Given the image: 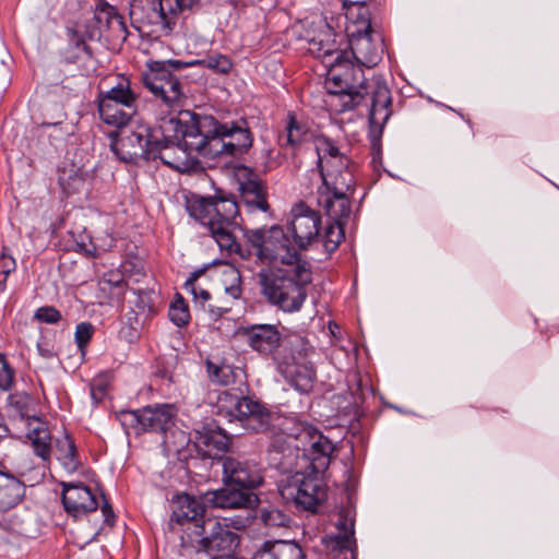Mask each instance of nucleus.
<instances>
[{
  "instance_id": "nucleus-52",
  "label": "nucleus",
  "mask_w": 559,
  "mask_h": 559,
  "mask_svg": "<svg viewBox=\"0 0 559 559\" xmlns=\"http://www.w3.org/2000/svg\"><path fill=\"white\" fill-rule=\"evenodd\" d=\"M37 349L39 355L45 359H51L57 356L53 348L48 343H38Z\"/></svg>"
},
{
  "instance_id": "nucleus-12",
  "label": "nucleus",
  "mask_w": 559,
  "mask_h": 559,
  "mask_svg": "<svg viewBox=\"0 0 559 559\" xmlns=\"http://www.w3.org/2000/svg\"><path fill=\"white\" fill-rule=\"evenodd\" d=\"M320 474L310 471L308 475L297 473L281 487L283 499L292 501L297 508L309 512H317L328 498V489Z\"/></svg>"
},
{
  "instance_id": "nucleus-43",
  "label": "nucleus",
  "mask_w": 559,
  "mask_h": 559,
  "mask_svg": "<svg viewBox=\"0 0 559 559\" xmlns=\"http://www.w3.org/2000/svg\"><path fill=\"white\" fill-rule=\"evenodd\" d=\"M198 63L224 74L228 73L233 67L230 59L221 53L207 56L206 58L199 60Z\"/></svg>"
},
{
  "instance_id": "nucleus-8",
  "label": "nucleus",
  "mask_w": 559,
  "mask_h": 559,
  "mask_svg": "<svg viewBox=\"0 0 559 559\" xmlns=\"http://www.w3.org/2000/svg\"><path fill=\"white\" fill-rule=\"evenodd\" d=\"M245 236L254 249L257 259L262 264L269 266L280 264V267H285L295 265L300 261H307L292 246L288 234L280 225H273L269 228L247 229Z\"/></svg>"
},
{
  "instance_id": "nucleus-25",
  "label": "nucleus",
  "mask_w": 559,
  "mask_h": 559,
  "mask_svg": "<svg viewBox=\"0 0 559 559\" xmlns=\"http://www.w3.org/2000/svg\"><path fill=\"white\" fill-rule=\"evenodd\" d=\"M240 426L250 432H264L270 428L272 414L259 401L241 396L237 411L233 415Z\"/></svg>"
},
{
  "instance_id": "nucleus-4",
  "label": "nucleus",
  "mask_w": 559,
  "mask_h": 559,
  "mask_svg": "<svg viewBox=\"0 0 559 559\" xmlns=\"http://www.w3.org/2000/svg\"><path fill=\"white\" fill-rule=\"evenodd\" d=\"M189 215L207 227L211 236L222 250L237 254L242 259L250 255L249 249L236 240L235 227L240 225L239 205L233 197H197L187 203Z\"/></svg>"
},
{
  "instance_id": "nucleus-2",
  "label": "nucleus",
  "mask_w": 559,
  "mask_h": 559,
  "mask_svg": "<svg viewBox=\"0 0 559 559\" xmlns=\"http://www.w3.org/2000/svg\"><path fill=\"white\" fill-rule=\"evenodd\" d=\"M181 145L191 155L205 159L239 157L253 144V134L246 119L219 122L213 116L180 110Z\"/></svg>"
},
{
  "instance_id": "nucleus-46",
  "label": "nucleus",
  "mask_w": 559,
  "mask_h": 559,
  "mask_svg": "<svg viewBox=\"0 0 559 559\" xmlns=\"http://www.w3.org/2000/svg\"><path fill=\"white\" fill-rule=\"evenodd\" d=\"M14 382V370L4 355L0 354V392L9 391Z\"/></svg>"
},
{
  "instance_id": "nucleus-6",
  "label": "nucleus",
  "mask_w": 559,
  "mask_h": 559,
  "mask_svg": "<svg viewBox=\"0 0 559 559\" xmlns=\"http://www.w3.org/2000/svg\"><path fill=\"white\" fill-rule=\"evenodd\" d=\"M201 530L191 536H182L181 555L192 558L204 555L207 559H231L240 545V536L233 528L240 530V521L211 516L202 522Z\"/></svg>"
},
{
  "instance_id": "nucleus-36",
  "label": "nucleus",
  "mask_w": 559,
  "mask_h": 559,
  "mask_svg": "<svg viewBox=\"0 0 559 559\" xmlns=\"http://www.w3.org/2000/svg\"><path fill=\"white\" fill-rule=\"evenodd\" d=\"M58 180L67 195L79 192L85 183L82 173L74 165L70 168L60 169Z\"/></svg>"
},
{
  "instance_id": "nucleus-50",
  "label": "nucleus",
  "mask_w": 559,
  "mask_h": 559,
  "mask_svg": "<svg viewBox=\"0 0 559 559\" xmlns=\"http://www.w3.org/2000/svg\"><path fill=\"white\" fill-rule=\"evenodd\" d=\"M367 2L368 0H344L343 4L347 9V16L349 19H354L355 10L357 11L356 16L361 15L365 12V10L368 11Z\"/></svg>"
},
{
  "instance_id": "nucleus-23",
  "label": "nucleus",
  "mask_w": 559,
  "mask_h": 559,
  "mask_svg": "<svg viewBox=\"0 0 559 559\" xmlns=\"http://www.w3.org/2000/svg\"><path fill=\"white\" fill-rule=\"evenodd\" d=\"M193 432L197 447L209 457L218 456L231 444V437L213 419L194 423Z\"/></svg>"
},
{
  "instance_id": "nucleus-3",
  "label": "nucleus",
  "mask_w": 559,
  "mask_h": 559,
  "mask_svg": "<svg viewBox=\"0 0 559 559\" xmlns=\"http://www.w3.org/2000/svg\"><path fill=\"white\" fill-rule=\"evenodd\" d=\"M181 145V126L177 124V117L163 118L158 127L139 121L130 130L111 133V151L120 160L138 164L140 159L150 160L159 158L164 164L174 166L163 150L173 142Z\"/></svg>"
},
{
  "instance_id": "nucleus-34",
  "label": "nucleus",
  "mask_w": 559,
  "mask_h": 559,
  "mask_svg": "<svg viewBox=\"0 0 559 559\" xmlns=\"http://www.w3.org/2000/svg\"><path fill=\"white\" fill-rule=\"evenodd\" d=\"M27 438L31 441L34 453L41 459L43 462L49 463L52 451V438L50 431L38 421V426L28 431Z\"/></svg>"
},
{
  "instance_id": "nucleus-18",
  "label": "nucleus",
  "mask_w": 559,
  "mask_h": 559,
  "mask_svg": "<svg viewBox=\"0 0 559 559\" xmlns=\"http://www.w3.org/2000/svg\"><path fill=\"white\" fill-rule=\"evenodd\" d=\"M352 20L359 25L356 29L359 36L352 43L349 57L367 68L376 67L382 59L384 46L382 40L376 44L371 38L369 11L365 10L361 15L354 16Z\"/></svg>"
},
{
  "instance_id": "nucleus-19",
  "label": "nucleus",
  "mask_w": 559,
  "mask_h": 559,
  "mask_svg": "<svg viewBox=\"0 0 559 559\" xmlns=\"http://www.w3.org/2000/svg\"><path fill=\"white\" fill-rule=\"evenodd\" d=\"M90 40L100 39L103 32H110L111 36L126 38L127 25L123 17L118 14L115 7L105 0H99L94 9L93 16L81 22Z\"/></svg>"
},
{
  "instance_id": "nucleus-31",
  "label": "nucleus",
  "mask_w": 559,
  "mask_h": 559,
  "mask_svg": "<svg viewBox=\"0 0 559 559\" xmlns=\"http://www.w3.org/2000/svg\"><path fill=\"white\" fill-rule=\"evenodd\" d=\"M25 495V486L15 477L0 472V514L16 507Z\"/></svg>"
},
{
  "instance_id": "nucleus-26",
  "label": "nucleus",
  "mask_w": 559,
  "mask_h": 559,
  "mask_svg": "<svg viewBox=\"0 0 559 559\" xmlns=\"http://www.w3.org/2000/svg\"><path fill=\"white\" fill-rule=\"evenodd\" d=\"M61 499L64 510L74 518L93 512L98 508L95 493L81 483L64 486Z\"/></svg>"
},
{
  "instance_id": "nucleus-44",
  "label": "nucleus",
  "mask_w": 559,
  "mask_h": 559,
  "mask_svg": "<svg viewBox=\"0 0 559 559\" xmlns=\"http://www.w3.org/2000/svg\"><path fill=\"white\" fill-rule=\"evenodd\" d=\"M95 328L90 322H81L75 328L74 338L82 356L85 355L86 347L94 334Z\"/></svg>"
},
{
  "instance_id": "nucleus-42",
  "label": "nucleus",
  "mask_w": 559,
  "mask_h": 559,
  "mask_svg": "<svg viewBox=\"0 0 559 559\" xmlns=\"http://www.w3.org/2000/svg\"><path fill=\"white\" fill-rule=\"evenodd\" d=\"M207 373L213 382L227 385L233 379V370L228 365H215L211 361L206 362Z\"/></svg>"
},
{
  "instance_id": "nucleus-49",
  "label": "nucleus",
  "mask_w": 559,
  "mask_h": 559,
  "mask_svg": "<svg viewBox=\"0 0 559 559\" xmlns=\"http://www.w3.org/2000/svg\"><path fill=\"white\" fill-rule=\"evenodd\" d=\"M16 269V262L14 258L8 252V249L3 247L2 252L0 254V275L3 276L0 280V284L4 285L8 276L14 272Z\"/></svg>"
},
{
  "instance_id": "nucleus-41",
  "label": "nucleus",
  "mask_w": 559,
  "mask_h": 559,
  "mask_svg": "<svg viewBox=\"0 0 559 559\" xmlns=\"http://www.w3.org/2000/svg\"><path fill=\"white\" fill-rule=\"evenodd\" d=\"M203 274V271L193 272L185 283V289L191 293L197 302H200L204 308L205 304L210 301L211 294L205 288L201 287L198 283V278Z\"/></svg>"
},
{
  "instance_id": "nucleus-32",
  "label": "nucleus",
  "mask_w": 559,
  "mask_h": 559,
  "mask_svg": "<svg viewBox=\"0 0 559 559\" xmlns=\"http://www.w3.org/2000/svg\"><path fill=\"white\" fill-rule=\"evenodd\" d=\"M311 138V129L306 119L288 111L285 124V143L283 146L293 150L298 148Z\"/></svg>"
},
{
  "instance_id": "nucleus-54",
  "label": "nucleus",
  "mask_w": 559,
  "mask_h": 559,
  "mask_svg": "<svg viewBox=\"0 0 559 559\" xmlns=\"http://www.w3.org/2000/svg\"><path fill=\"white\" fill-rule=\"evenodd\" d=\"M102 512L105 516L106 522H109V518L114 519V511L110 506V503L106 500V498L103 496V503L100 506Z\"/></svg>"
},
{
  "instance_id": "nucleus-28",
  "label": "nucleus",
  "mask_w": 559,
  "mask_h": 559,
  "mask_svg": "<svg viewBox=\"0 0 559 559\" xmlns=\"http://www.w3.org/2000/svg\"><path fill=\"white\" fill-rule=\"evenodd\" d=\"M177 411L174 405L162 404L142 408V428L144 432H166L175 425Z\"/></svg>"
},
{
  "instance_id": "nucleus-10",
  "label": "nucleus",
  "mask_w": 559,
  "mask_h": 559,
  "mask_svg": "<svg viewBox=\"0 0 559 559\" xmlns=\"http://www.w3.org/2000/svg\"><path fill=\"white\" fill-rule=\"evenodd\" d=\"M96 100L103 122L116 128L127 127L139 108V94L131 81L122 75L108 91H100Z\"/></svg>"
},
{
  "instance_id": "nucleus-39",
  "label": "nucleus",
  "mask_w": 559,
  "mask_h": 559,
  "mask_svg": "<svg viewBox=\"0 0 559 559\" xmlns=\"http://www.w3.org/2000/svg\"><path fill=\"white\" fill-rule=\"evenodd\" d=\"M142 408L135 411H121L117 414V418L127 433L132 430L135 435L143 433L142 428Z\"/></svg>"
},
{
  "instance_id": "nucleus-48",
  "label": "nucleus",
  "mask_w": 559,
  "mask_h": 559,
  "mask_svg": "<svg viewBox=\"0 0 559 559\" xmlns=\"http://www.w3.org/2000/svg\"><path fill=\"white\" fill-rule=\"evenodd\" d=\"M9 406L21 417H28L29 397L26 394H10Z\"/></svg>"
},
{
  "instance_id": "nucleus-16",
  "label": "nucleus",
  "mask_w": 559,
  "mask_h": 559,
  "mask_svg": "<svg viewBox=\"0 0 559 559\" xmlns=\"http://www.w3.org/2000/svg\"><path fill=\"white\" fill-rule=\"evenodd\" d=\"M356 179L352 173H345L335 183L322 182L318 189V202L332 221L342 222L350 215V195L355 191Z\"/></svg>"
},
{
  "instance_id": "nucleus-14",
  "label": "nucleus",
  "mask_w": 559,
  "mask_h": 559,
  "mask_svg": "<svg viewBox=\"0 0 559 559\" xmlns=\"http://www.w3.org/2000/svg\"><path fill=\"white\" fill-rule=\"evenodd\" d=\"M296 449L309 462V469L323 474L331 463V455L335 449L332 441L310 424L301 423L295 433Z\"/></svg>"
},
{
  "instance_id": "nucleus-15",
  "label": "nucleus",
  "mask_w": 559,
  "mask_h": 559,
  "mask_svg": "<svg viewBox=\"0 0 559 559\" xmlns=\"http://www.w3.org/2000/svg\"><path fill=\"white\" fill-rule=\"evenodd\" d=\"M322 217L319 212L312 210L304 202L296 204L290 211V217L286 224V233L292 236L296 249L306 251L320 241Z\"/></svg>"
},
{
  "instance_id": "nucleus-47",
  "label": "nucleus",
  "mask_w": 559,
  "mask_h": 559,
  "mask_svg": "<svg viewBox=\"0 0 559 559\" xmlns=\"http://www.w3.org/2000/svg\"><path fill=\"white\" fill-rule=\"evenodd\" d=\"M34 318L43 323L57 324L61 321V312L52 306H44L35 311Z\"/></svg>"
},
{
  "instance_id": "nucleus-33",
  "label": "nucleus",
  "mask_w": 559,
  "mask_h": 559,
  "mask_svg": "<svg viewBox=\"0 0 559 559\" xmlns=\"http://www.w3.org/2000/svg\"><path fill=\"white\" fill-rule=\"evenodd\" d=\"M56 453L57 460L69 474L80 469L81 460L78 449L74 440L69 435H64L56 440Z\"/></svg>"
},
{
  "instance_id": "nucleus-7",
  "label": "nucleus",
  "mask_w": 559,
  "mask_h": 559,
  "mask_svg": "<svg viewBox=\"0 0 559 559\" xmlns=\"http://www.w3.org/2000/svg\"><path fill=\"white\" fill-rule=\"evenodd\" d=\"M313 346L301 335L293 334L284 340L283 350L277 358L281 374L300 393H309L317 379L310 360Z\"/></svg>"
},
{
  "instance_id": "nucleus-13",
  "label": "nucleus",
  "mask_w": 559,
  "mask_h": 559,
  "mask_svg": "<svg viewBox=\"0 0 559 559\" xmlns=\"http://www.w3.org/2000/svg\"><path fill=\"white\" fill-rule=\"evenodd\" d=\"M205 501L189 493L177 495L171 501V515L168 521V530L180 536V546L182 536L195 535L206 522Z\"/></svg>"
},
{
  "instance_id": "nucleus-37",
  "label": "nucleus",
  "mask_w": 559,
  "mask_h": 559,
  "mask_svg": "<svg viewBox=\"0 0 559 559\" xmlns=\"http://www.w3.org/2000/svg\"><path fill=\"white\" fill-rule=\"evenodd\" d=\"M323 230L320 240H322L325 251L332 253L344 239V224L342 222L331 221L325 225Z\"/></svg>"
},
{
  "instance_id": "nucleus-51",
  "label": "nucleus",
  "mask_w": 559,
  "mask_h": 559,
  "mask_svg": "<svg viewBox=\"0 0 559 559\" xmlns=\"http://www.w3.org/2000/svg\"><path fill=\"white\" fill-rule=\"evenodd\" d=\"M231 284L225 287V292L234 299L238 298L241 294L240 288V274L236 270L230 271Z\"/></svg>"
},
{
  "instance_id": "nucleus-22",
  "label": "nucleus",
  "mask_w": 559,
  "mask_h": 559,
  "mask_svg": "<svg viewBox=\"0 0 559 559\" xmlns=\"http://www.w3.org/2000/svg\"><path fill=\"white\" fill-rule=\"evenodd\" d=\"M236 179L245 205L249 211L260 210L267 212V189L261 177L250 167L239 166L236 168Z\"/></svg>"
},
{
  "instance_id": "nucleus-53",
  "label": "nucleus",
  "mask_w": 559,
  "mask_h": 559,
  "mask_svg": "<svg viewBox=\"0 0 559 559\" xmlns=\"http://www.w3.org/2000/svg\"><path fill=\"white\" fill-rule=\"evenodd\" d=\"M206 310L213 319H217L227 312L228 308L209 304Z\"/></svg>"
},
{
  "instance_id": "nucleus-27",
  "label": "nucleus",
  "mask_w": 559,
  "mask_h": 559,
  "mask_svg": "<svg viewBox=\"0 0 559 559\" xmlns=\"http://www.w3.org/2000/svg\"><path fill=\"white\" fill-rule=\"evenodd\" d=\"M248 345L263 355L272 354L281 345V333L272 324H254L243 330Z\"/></svg>"
},
{
  "instance_id": "nucleus-38",
  "label": "nucleus",
  "mask_w": 559,
  "mask_h": 559,
  "mask_svg": "<svg viewBox=\"0 0 559 559\" xmlns=\"http://www.w3.org/2000/svg\"><path fill=\"white\" fill-rule=\"evenodd\" d=\"M241 395L231 391H222L217 395L216 408L217 413L233 421V415L237 411Z\"/></svg>"
},
{
  "instance_id": "nucleus-20",
  "label": "nucleus",
  "mask_w": 559,
  "mask_h": 559,
  "mask_svg": "<svg viewBox=\"0 0 559 559\" xmlns=\"http://www.w3.org/2000/svg\"><path fill=\"white\" fill-rule=\"evenodd\" d=\"M67 46L61 49V62L76 64L82 70H87L94 59L92 47L87 44L88 37L81 21L69 22L66 26Z\"/></svg>"
},
{
  "instance_id": "nucleus-17",
  "label": "nucleus",
  "mask_w": 559,
  "mask_h": 559,
  "mask_svg": "<svg viewBox=\"0 0 559 559\" xmlns=\"http://www.w3.org/2000/svg\"><path fill=\"white\" fill-rule=\"evenodd\" d=\"M316 151L322 182L335 183V180L342 178L345 173L354 175L355 164L340 151L332 139L326 135L317 136Z\"/></svg>"
},
{
  "instance_id": "nucleus-45",
  "label": "nucleus",
  "mask_w": 559,
  "mask_h": 559,
  "mask_svg": "<svg viewBox=\"0 0 559 559\" xmlns=\"http://www.w3.org/2000/svg\"><path fill=\"white\" fill-rule=\"evenodd\" d=\"M136 294L135 307L141 312H152L155 306L156 294L153 289H138L134 290Z\"/></svg>"
},
{
  "instance_id": "nucleus-55",
  "label": "nucleus",
  "mask_w": 559,
  "mask_h": 559,
  "mask_svg": "<svg viewBox=\"0 0 559 559\" xmlns=\"http://www.w3.org/2000/svg\"><path fill=\"white\" fill-rule=\"evenodd\" d=\"M105 391L103 388L98 386V388H92V397L96 401H99L102 400L103 395H104Z\"/></svg>"
},
{
  "instance_id": "nucleus-5",
  "label": "nucleus",
  "mask_w": 559,
  "mask_h": 559,
  "mask_svg": "<svg viewBox=\"0 0 559 559\" xmlns=\"http://www.w3.org/2000/svg\"><path fill=\"white\" fill-rule=\"evenodd\" d=\"M262 295L266 300L284 312H297L306 298V287L312 281L309 261H300L292 266L262 267L258 274Z\"/></svg>"
},
{
  "instance_id": "nucleus-57",
  "label": "nucleus",
  "mask_w": 559,
  "mask_h": 559,
  "mask_svg": "<svg viewBox=\"0 0 559 559\" xmlns=\"http://www.w3.org/2000/svg\"><path fill=\"white\" fill-rule=\"evenodd\" d=\"M200 1H201V0H198V5L200 4Z\"/></svg>"
},
{
  "instance_id": "nucleus-1",
  "label": "nucleus",
  "mask_w": 559,
  "mask_h": 559,
  "mask_svg": "<svg viewBox=\"0 0 559 559\" xmlns=\"http://www.w3.org/2000/svg\"><path fill=\"white\" fill-rule=\"evenodd\" d=\"M337 36L326 22L320 21L312 33L307 32L308 50L326 68V90L340 97L342 110H353L370 99L369 121L381 132L392 115L390 88L381 80L366 82L362 69L353 63L348 50L338 47Z\"/></svg>"
},
{
  "instance_id": "nucleus-56",
  "label": "nucleus",
  "mask_w": 559,
  "mask_h": 559,
  "mask_svg": "<svg viewBox=\"0 0 559 559\" xmlns=\"http://www.w3.org/2000/svg\"><path fill=\"white\" fill-rule=\"evenodd\" d=\"M461 117L466 121V123L472 127V122H471V119L469 118H465L463 115H461Z\"/></svg>"
},
{
  "instance_id": "nucleus-35",
  "label": "nucleus",
  "mask_w": 559,
  "mask_h": 559,
  "mask_svg": "<svg viewBox=\"0 0 559 559\" xmlns=\"http://www.w3.org/2000/svg\"><path fill=\"white\" fill-rule=\"evenodd\" d=\"M257 519L269 530L288 528L292 524L290 515L274 506L260 508Z\"/></svg>"
},
{
  "instance_id": "nucleus-40",
  "label": "nucleus",
  "mask_w": 559,
  "mask_h": 559,
  "mask_svg": "<svg viewBox=\"0 0 559 559\" xmlns=\"http://www.w3.org/2000/svg\"><path fill=\"white\" fill-rule=\"evenodd\" d=\"M168 317L170 321L179 328L189 323L190 312L181 296H178V298L171 302L168 310Z\"/></svg>"
},
{
  "instance_id": "nucleus-29",
  "label": "nucleus",
  "mask_w": 559,
  "mask_h": 559,
  "mask_svg": "<svg viewBox=\"0 0 559 559\" xmlns=\"http://www.w3.org/2000/svg\"><path fill=\"white\" fill-rule=\"evenodd\" d=\"M252 559H305V554L294 540H265Z\"/></svg>"
},
{
  "instance_id": "nucleus-11",
  "label": "nucleus",
  "mask_w": 559,
  "mask_h": 559,
  "mask_svg": "<svg viewBox=\"0 0 559 559\" xmlns=\"http://www.w3.org/2000/svg\"><path fill=\"white\" fill-rule=\"evenodd\" d=\"M198 7V0H132L130 19L138 27L155 26L169 34L176 26L177 16Z\"/></svg>"
},
{
  "instance_id": "nucleus-30",
  "label": "nucleus",
  "mask_w": 559,
  "mask_h": 559,
  "mask_svg": "<svg viewBox=\"0 0 559 559\" xmlns=\"http://www.w3.org/2000/svg\"><path fill=\"white\" fill-rule=\"evenodd\" d=\"M99 298L107 302L121 304L128 288L124 275L119 270H109L97 280Z\"/></svg>"
},
{
  "instance_id": "nucleus-9",
  "label": "nucleus",
  "mask_w": 559,
  "mask_h": 559,
  "mask_svg": "<svg viewBox=\"0 0 559 559\" xmlns=\"http://www.w3.org/2000/svg\"><path fill=\"white\" fill-rule=\"evenodd\" d=\"M188 63L179 60L154 61L148 70L142 73L143 85L152 93L160 105L175 111L183 106L186 95L180 79L174 71L183 69Z\"/></svg>"
},
{
  "instance_id": "nucleus-21",
  "label": "nucleus",
  "mask_w": 559,
  "mask_h": 559,
  "mask_svg": "<svg viewBox=\"0 0 559 559\" xmlns=\"http://www.w3.org/2000/svg\"><path fill=\"white\" fill-rule=\"evenodd\" d=\"M223 483L253 491L262 485L263 476L255 461L246 457L225 456L223 459Z\"/></svg>"
},
{
  "instance_id": "nucleus-24",
  "label": "nucleus",
  "mask_w": 559,
  "mask_h": 559,
  "mask_svg": "<svg viewBox=\"0 0 559 559\" xmlns=\"http://www.w3.org/2000/svg\"><path fill=\"white\" fill-rule=\"evenodd\" d=\"M204 500L209 506L218 509H250L259 503L257 493L231 484H224L223 488L205 492Z\"/></svg>"
}]
</instances>
